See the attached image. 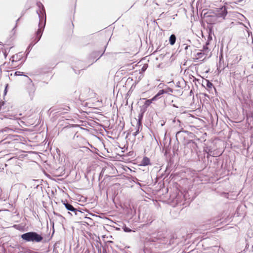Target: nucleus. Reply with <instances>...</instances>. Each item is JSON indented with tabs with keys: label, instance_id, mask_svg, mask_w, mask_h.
Instances as JSON below:
<instances>
[{
	"label": "nucleus",
	"instance_id": "nucleus-1",
	"mask_svg": "<svg viewBox=\"0 0 253 253\" xmlns=\"http://www.w3.org/2000/svg\"><path fill=\"white\" fill-rule=\"evenodd\" d=\"M21 238L27 242H40L43 239L41 235L34 232L23 234L21 235Z\"/></svg>",
	"mask_w": 253,
	"mask_h": 253
},
{
	"label": "nucleus",
	"instance_id": "nucleus-7",
	"mask_svg": "<svg viewBox=\"0 0 253 253\" xmlns=\"http://www.w3.org/2000/svg\"><path fill=\"white\" fill-rule=\"evenodd\" d=\"M155 98L153 97L151 99L147 100L145 103V105L147 106H149L153 101H155Z\"/></svg>",
	"mask_w": 253,
	"mask_h": 253
},
{
	"label": "nucleus",
	"instance_id": "nucleus-12",
	"mask_svg": "<svg viewBox=\"0 0 253 253\" xmlns=\"http://www.w3.org/2000/svg\"><path fill=\"white\" fill-rule=\"evenodd\" d=\"M7 85H6L5 90H4V94H5L6 93V89H7Z\"/></svg>",
	"mask_w": 253,
	"mask_h": 253
},
{
	"label": "nucleus",
	"instance_id": "nucleus-8",
	"mask_svg": "<svg viewBox=\"0 0 253 253\" xmlns=\"http://www.w3.org/2000/svg\"><path fill=\"white\" fill-rule=\"evenodd\" d=\"M164 92H165V91H164V90H160V91H159V92H158V93H157V94L155 96H154L153 97H154V98H155V100H156L158 99V97L160 95H162V94H164Z\"/></svg>",
	"mask_w": 253,
	"mask_h": 253
},
{
	"label": "nucleus",
	"instance_id": "nucleus-6",
	"mask_svg": "<svg viewBox=\"0 0 253 253\" xmlns=\"http://www.w3.org/2000/svg\"><path fill=\"white\" fill-rule=\"evenodd\" d=\"M65 207L68 210L71 211H75V209L70 204H65Z\"/></svg>",
	"mask_w": 253,
	"mask_h": 253
},
{
	"label": "nucleus",
	"instance_id": "nucleus-9",
	"mask_svg": "<svg viewBox=\"0 0 253 253\" xmlns=\"http://www.w3.org/2000/svg\"><path fill=\"white\" fill-rule=\"evenodd\" d=\"M39 27H40V29L38 30V31H37V35L38 36H39V40L40 39L41 37V35H42V27H41V24L40 23L39 24Z\"/></svg>",
	"mask_w": 253,
	"mask_h": 253
},
{
	"label": "nucleus",
	"instance_id": "nucleus-4",
	"mask_svg": "<svg viewBox=\"0 0 253 253\" xmlns=\"http://www.w3.org/2000/svg\"><path fill=\"white\" fill-rule=\"evenodd\" d=\"M150 164V160L147 157H144L141 162V165L147 166Z\"/></svg>",
	"mask_w": 253,
	"mask_h": 253
},
{
	"label": "nucleus",
	"instance_id": "nucleus-2",
	"mask_svg": "<svg viewBox=\"0 0 253 253\" xmlns=\"http://www.w3.org/2000/svg\"><path fill=\"white\" fill-rule=\"evenodd\" d=\"M216 11V14L217 17H222L224 19L227 14V10L225 7H222L220 9H217Z\"/></svg>",
	"mask_w": 253,
	"mask_h": 253
},
{
	"label": "nucleus",
	"instance_id": "nucleus-3",
	"mask_svg": "<svg viewBox=\"0 0 253 253\" xmlns=\"http://www.w3.org/2000/svg\"><path fill=\"white\" fill-rule=\"evenodd\" d=\"M23 57V54L19 53L18 54H16L13 55L11 58V60L12 62H16L20 60Z\"/></svg>",
	"mask_w": 253,
	"mask_h": 253
},
{
	"label": "nucleus",
	"instance_id": "nucleus-5",
	"mask_svg": "<svg viewBox=\"0 0 253 253\" xmlns=\"http://www.w3.org/2000/svg\"><path fill=\"white\" fill-rule=\"evenodd\" d=\"M176 41V37L174 35H171L169 39V42L171 45H173Z\"/></svg>",
	"mask_w": 253,
	"mask_h": 253
},
{
	"label": "nucleus",
	"instance_id": "nucleus-10",
	"mask_svg": "<svg viewBox=\"0 0 253 253\" xmlns=\"http://www.w3.org/2000/svg\"><path fill=\"white\" fill-rule=\"evenodd\" d=\"M123 229L124 230L125 232H131V230L129 228L125 226L123 228Z\"/></svg>",
	"mask_w": 253,
	"mask_h": 253
},
{
	"label": "nucleus",
	"instance_id": "nucleus-11",
	"mask_svg": "<svg viewBox=\"0 0 253 253\" xmlns=\"http://www.w3.org/2000/svg\"><path fill=\"white\" fill-rule=\"evenodd\" d=\"M197 56H198L199 57H202V55H203V53H201V52H199V53H197Z\"/></svg>",
	"mask_w": 253,
	"mask_h": 253
}]
</instances>
